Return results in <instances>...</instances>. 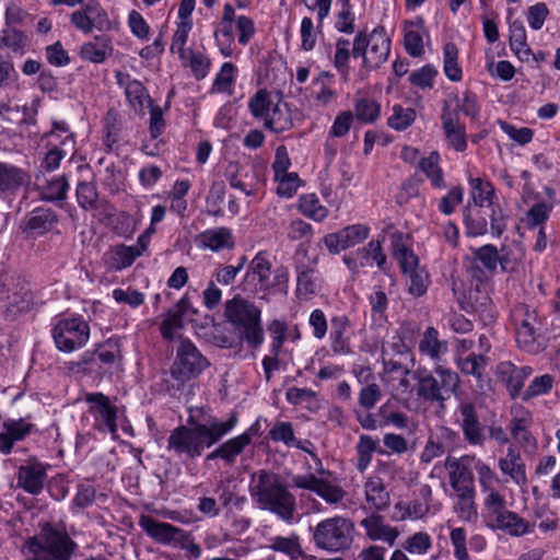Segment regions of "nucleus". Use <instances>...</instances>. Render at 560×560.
<instances>
[{
  "mask_svg": "<svg viewBox=\"0 0 560 560\" xmlns=\"http://www.w3.org/2000/svg\"><path fill=\"white\" fill-rule=\"evenodd\" d=\"M77 548L63 527L46 523L38 535L26 540L22 552L25 560H71Z\"/></svg>",
  "mask_w": 560,
  "mask_h": 560,
  "instance_id": "obj_3",
  "label": "nucleus"
},
{
  "mask_svg": "<svg viewBox=\"0 0 560 560\" xmlns=\"http://www.w3.org/2000/svg\"><path fill=\"white\" fill-rule=\"evenodd\" d=\"M275 179L279 183L277 192L281 197H292L300 186V178L296 173L279 174V176H275Z\"/></svg>",
  "mask_w": 560,
  "mask_h": 560,
  "instance_id": "obj_64",
  "label": "nucleus"
},
{
  "mask_svg": "<svg viewBox=\"0 0 560 560\" xmlns=\"http://www.w3.org/2000/svg\"><path fill=\"white\" fill-rule=\"evenodd\" d=\"M483 504L488 527L513 537H521L532 532L534 525L517 513L508 510L504 497L497 490H491L487 494Z\"/></svg>",
  "mask_w": 560,
  "mask_h": 560,
  "instance_id": "obj_6",
  "label": "nucleus"
},
{
  "mask_svg": "<svg viewBox=\"0 0 560 560\" xmlns=\"http://www.w3.org/2000/svg\"><path fill=\"white\" fill-rule=\"evenodd\" d=\"M209 366L208 359L189 339H180L176 355L171 366L172 387L180 389L185 384L197 378Z\"/></svg>",
  "mask_w": 560,
  "mask_h": 560,
  "instance_id": "obj_8",
  "label": "nucleus"
},
{
  "mask_svg": "<svg viewBox=\"0 0 560 560\" xmlns=\"http://www.w3.org/2000/svg\"><path fill=\"white\" fill-rule=\"evenodd\" d=\"M440 155L436 151L430 153L429 156L422 158L419 162L420 170L430 179L433 187L444 188L445 183L443 172L439 166Z\"/></svg>",
  "mask_w": 560,
  "mask_h": 560,
  "instance_id": "obj_46",
  "label": "nucleus"
},
{
  "mask_svg": "<svg viewBox=\"0 0 560 560\" xmlns=\"http://www.w3.org/2000/svg\"><path fill=\"white\" fill-rule=\"evenodd\" d=\"M365 499L375 512L385 511L390 504V495L380 477H371L364 485Z\"/></svg>",
  "mask_w": 560,
  "mask_h": 560,
  "instance_id": "obj_30",
  "label": "nucleus"
},
{
  "mask_svg": "<svg viewBox=\"0 0 560 560\" xmlns=\"http://www.w3.org/2000/svg\"><path fill=\"white\" fill-rule=\"evenodd\" d=\"M184 66L189 67L192 75L196 80H201L206 78L210 69V59L206 57L201 52H195L192 50H188L186 55V60L182 61Z\"/></svg>",
  "mask_w": 560,
  "mask_h": 560,
  "instance_id": "obj_56",
  "label": "nucleus"
},
{
  "mask_svg": "<svg viewBox=\"0 0 560 560\" xmlns=\"http://www.w3.org/2000/svg\"><path fill=\"white\" fill-rule=\"evenodd\" d=\"M77 199L79 206L84 210L97 209L98 192L96 185L92 182H80L77 186Z\"/></svg>",
  "mask_w": 560,
  "mask_h": 560,
  "instance_id": "obj_52",
  "label": "nucleus"
},
{
  "mask_svg": "<svg viewBox=\"0 0 560 560\" xmlns=\"http://www.w3.org/2000/svg\"><path fill=\"white\" fill-rule=\"evenodd\" d=\"M34 185L39 194V198L48 202L63 201L69 190L68 178L65 174L48 175L45 172L38 171L35 174Z\"/></svg>",
  "mask_w": 560,
  "mask_h": 560,
  "instance_id": "obj_22",
  "label": "nucleus"
},
{
  "mask_svg": "<svg viewBox=\"0 0 560 560\" xmlns=\"http://www.w3.org/2000/svg\"><path fill=\"white\" fill-rule=\"evenodd\" d=\"M394 257L398 260L400 269L404 273L411 272L412 270H417L418 268V257L413 254V252L408 248V246L401 241V238L397 240L394 243Z\"/></svg>",
  "mask_w": 560,
  "mask_h": 560,
  "instance_id": "obj_51",
  "label": "nucleus"
},
{
  "mask_svg": "<svg viewBox=\"0 0 560 560\" xmlns=\"http://www.w3.org/2000/svg\"><path fill=\"white\" fill-rule=\"evenodd\" d=\"M369 232L370 229L363 224L348 225L336 233L327 234L324 243L330 253L337 254L365 241Z\"/></svg>",
  "mask_w": 560,
  "mask_h": 560,
  "instance_id": "obj_21",
  "label": "nucleus"
},
{
  "mask_svg": "<svg viewBox=\"0 0 560 560\" xmlns=\"http://www.w3.org/2000/svg\"><path fill=\"white\" fill-rule=\"evenodd\" d=\"M249 445V440L247 434H240L235 438H232L221 445H219L214 451L207 455V460L222 459L228 465H232L235 463V459L238 455H241L244 450Z\"/></svg>",
  "mask_w": 560,
  "mask_h": 560,
  "instance_id": "obj_29",
  "label": "nucleus"
},
{
  "mask_svg": "<svg viewBox=\"0 0 560 560\" xmlns=\"http://www.w3.org/2000/svg\"><path fill=\"white\" fill-rule=\"evenodd\" d=\"M307 249L300 247L295 254L296 289L295 295L300 300H311L316 295L323 283L319 270L317 269V259L306 258Z\"/></svg>",
  "mask_w": 560,
  "mask_h": 560,
  "instance_id": "obj_14",
  "label": "nucleus"
},
{
  "mask_svg": "<svg viewBox=\"0 0 560 560\" xmlns=\"http://www.w3.org/2000/svg\"><path fill=\"white\" fill-rule=\"evenodd\" d=\"M418 381L417 395L419 398L430 401L443 404L459 386V376L456 372L436 366L433 373L418 371L415 373Z\"/></svg>",
  "mask_w": 560,
  "mask_h": 560,
  "instance_id": "obj_7",
  "label": "nucleus"
},
{
  "mask_svg": "<svg viewBox=\"0 0 560 560\" xmlns=\"http://www.w3.org/2000/svg\"><path fill=\"white\" fill-rule=\"evenodd\" d=\"M224 316L236 334L238 341L258 348L265 340L261 310L253 302L236 295L224 304Z\"/></svg>",
  "mask_w": 560,
  "mask_h": 560,
  "instance_id": "obj_4",
  "label": "nucleus"
},
{
  "mask_svg": "<svg viewBox=\"0 0 560 560\" xmlns=\"http://www.w3.org/2000/svg\"><path fill=\"white\" fill-rule=\"evenodd\" d=\"M474 259L479 261L491 275L495 273L499 265V249L492 244H486L472 249Z\"/></svg>",
  "mask_w": 560,
  "mask_h": 560,
  "instance_id": "obj_50",
  "label": "nucleus"
},
{
  "mask_svg": "<svg viewBox=\"0 0 560 560\" xmlns=\"http://www.w3.org/2000/svg\"><path fill=\"white\" fill-rule=\"evenodd\" d=\"M27 43L25 34L14 27H7L2 31L0 37V47L4 46L19 55L24 54Z\"/></svg>",
  "mask_w": 560,
  "mask_h": 560,
  "instance_id": "obj_53",
  "label": "nucleus"
},
{
  "mask_svg": "<svg viewBox=\"0 0 560 560\" xmlns=\"http://www.w3.org/2000/svg\"><path fill=\"white\" fill-rule=\"evenodd\" d=\"M498 376L505 383L511 396L515 398L521 394L524 386L517 373V366L510 361L501 362L498 365Z\"/></svg>",
  "mask_w": 560,
  "mask_h": 560,
  "instance_id": "obj_43",
  "label": "nucleus"
},
{
  "mask_svg": "<svg viewBox=\"0 0 560 560\" xmlns=\"http://www.w3.org/2000/svg\"><path fill=\"white\" fill-rule=\"evenodd\" d=\"M488 364V360L482 354H476L474 352L457 358V366L463 374L471 375L477 378L479 383V388L483 390L485 388V371Z\"/></svg>",
  "mask_w": 560,
  "mask_h": 560,
  "instance_id": "obj_33",
  "label": "nucleus"
},
{
  "mask_svg": "<svg viewBox=\"0 0 560 560\" xmlns=\"http://www.w3.org/2000/svg\"><path fill=\"white\" fill-rule=\"evenodd\" d=\"M191 27H192L191 21L182 20V22L177 25V30L175 31V33L173 35L171 49H172V51L178 52L182 61L186 60V55H187L188 50L185 49V45H186L188 34H189Z\"/></svg>",
  "mask_w": 560,
  "mask_h": 560,
  "instance_id": "obj_62",
  "label": "nucleus"
},
{
  "mask_svg": "<svg viewBox=\"0 0 560 560\" xmlns=\"http://www.w3.org/2000/svg\"><path fill=\"white\" fill-rule=\"evenodd\" d=\"M441 120L448 144L458 152L465 151L467 149L466 128L459 120L458 112L451 110L445 105Z\"/></svg>",
  "mask_w": 560,
  "mask_h": 560,
  "instance_id": "obj_25",
  "label": "nucleus"
},
{
  "mask_svg": "<svg viewBox=\"0 0 560 560\" xmlns=\"http://www.w3.org/2000/svg\"><path fill=\"white\" fill-rule=\"evenodd\" d=\"M352 54V47L349 39L338 38L336 42V52L334 57V65L336 69L341 73L348 72V63L350 55Z\"/></svg>",
  "mask_w": 560,
  "mask_h": 560,
  "instance_id": "obj_63",
  "label": "nucleus"
},
{
  "mask_svg": "<svg viewBox=\"0 0 560 560\" xmlns=\"http://www.w3.org/2000/svg\"><path fill=\"white\" fill-rule=\"evenodd\" d=\"M509 215L499 202L487 206L466 207L464 209L465 234L468 237L483 236L488 233L499 238L508 226Z\"/></svg>",
  "mask_w": 560,
  "mask_h": 560,
  "instance_id": "obj_5",
  "label": "nucleus"
},
{
  "mask_svg": "<svg viewBox=\"0 0 560 560\" xmlns=\"http://www.w3.org/2000/svg\"><path fill=\"white\" fill-rule=\"evenodd\" d=\"M110 256L112 267L116 270H122L130 267L135 260L143 253V247L127 246L119 244L113 247Z\"/></svg>",
  "mask_w": 560,
  "mask_h": 560,
  "instance_id": "obj_42",
  "label": "nucleus"
},
{
  "mask_svg": "<svg viewBox=\"0 0 560 560\" xmlns=\"http://www.w3.org/2000/svg\"><path fill=\"white\" fill-rule=\"evenodd\" d=\"M140 528L158 544L179 546L187 549L194 558H199L201 548L195 544L191 534L170 523L160 522L150 515L142 514L138 522Z\"/></svg>",
  "mask_w": 560,
  "mask_h": 560,
  "instance_id": "obj_10",
  "label": "nucleus"
},
{
  "mask_svg": "<svg viewBox=\"0 0 560 560\" xmlns=\"http://www.w3.org/2000/svg\"><path fill=\"white\" fill-rule=\"evenodd\" d=\"M51 334L58 350L72 352L88 342L90 327L80 317L61 318L56 323Z\"/></svg>",
  "mask_w": 560,
  "mask_h": 560,
  "instance_id": "obj_15",
  "label": "nucleus"
},
{
  "mask_svg": "<svg viewBox=\"0 0 560 560\" xmlns=\"http://www.w3.org/2000/svg\"><path fill=\"white\" fill-rule=\"evenodd\" d=\"M330 349L334 354L347 355L351 353L350 339L346 336L350 327L346 315L334 316L330 320Z\"/></svg>",
  "mask_w": 560,
  "mask_h": 560,
  "instance_id": "obj_27",
  "label": "nucleus"
},
{
  "mask_svg": "<svg viewBox=\"0 0 560 560\" xmlns=\"http://www.w3.org/2000/svg\"><path fill=\"white\" fill-rule=\"evenodd\" d=\"M58 221V215L52 209L37 207L26 214L20 224V229L27 236L38 237L50 232Z\"/></svg>",
  "mask_w": 560,
  "mask_h": 560,
  "instance_id": "obj_23",
  "label": "nucleus"
},
{
  "mask_svg": "<svg viewBox=\"0 0 560 560\" xmlns=\"http://www.w3.org/2000/svg\"><path fill=\"white\" fill-rule=\"evenodd\" d=\"M0 300L7 318H14L18 314L30 310L33 303V293L30 285L20 278H10L2 284Z\"/></svg>",
  "mask_w": 560,
  "mask_h": 560,
  "instance_id": "obj_16",
  "label": "nucleus"
},
{
  "mask_svg": "<svg viewBox=\"0 0 560 560\" xmlns=\"http://www.w3.org/2000/svg\"><path fill=\"white\" fill-rule=\"evenodd\" d=\"M499 468L504 475L510 476L516 485H526L525 464L514 447H509L505 457L499 459Z\"/></svg>",
  "mask_w": 560,
  "mask_h": 560,
  "instance_id": "obj_31",
  "label": "nucleus"
},
{
  "mask_svg": "<svg viewBox=\"0 0 560 560\" xmlns=\"http://www.w3.org/2000/svg\"><path fill=\"white\" fill-rule=\"evenodd\" d=\"M225 196V185L223 182H214L207 196L206 202L208 207V213L214 217H221L223 211L221 209V203L224 200Z\"/></svg>",
  "mask_w": 560,
  "mask_h": 560,
  "instance_id": "obj_59",
  "label": "nucleus"
},
{
  "mask_svg": "<svg viewBox=\"0 0 560 560\" xmlns=\"http://www.w3.org/2000/svg\"><path fill=\"white\" fill-rule=\"evenodd\" d=\"M532 418L528 412L523 417H516L511 422V433L515 441L523 447H534L536 442L535 438L529 432Z\"/></svg>",
  "mask_w": 560,
  "mask_h": 560,
  "instance_id": "obj_44",
  "label": "nucleus"
},
{
  "mask_svg": "<svg viewBox=\"0 0 560 560\" xmlns=\"http://www.w3.org/2000/svg\"><path fill=\"white\" fill-rule=\"evenodd\" d=\"M476 493L457 494V502L454 505L455 512L458 516L467 522L477 520V506L475 503Z\"/></svg>",
  "mask_w": 560,
  "mask_h": 560,
  "instance_id": "obj_58",
  "label": "nucleus"
},
{
  "mask_svg": "<svg viewBox=\"0 0 560 560\" xmlns=\"http://www.w3.org/2000/svg\"><path fill=\"white\" fill-rule=\"evenodd\" d=\"M271 267L266 253H257L247 267L244 277L245 285L254 284L257 292H267L280 285L287 287L290 279L288 267L279 266L273 271Z\"/></svg>",
  "mask_w": 560,
  "mask_h": 560,
  "instance_id": "obj_11",
  "label": "nucleus"
},
{
  "mask_svg": "<svg viewBox=\"0 0 560 560\" xmlns=\"http://www.w3.org/2000/svg\"><path fill=\"white\" fill-rule=\"evenodd\" d=\"M275 104L268 91L259 90L250 97L248 108L255 118H262L266 121Z\"/></svg>",
  "mask_w": 560,
  "mask_h": 560,
  "instance_id": "obj_49",
  "label": "nucleus"
},
{
  "mask_svg": "<svg viewBox=\"0 0 560 560\" xmlns=\"http://www.w3.org/2000/svg\"><path fill=\"white\" fill-rule=\"evenodd\" d=\"M535 316L526 313V317L522 320L516 330V341L518 346L527 352L535 353L539 351V343H537V329L534 325Z\"/></svg>",
  "mask_w": 560,
  "mask_h": 560,
  "instance_id": "obj_35",
  "label": "nucleus"
},
{
  "mask_svg": "<svg viewBox=\"0 0 560 560\" xmlns=\"http://www.w3.org/2000/svg\"><path fill=\"white\" fill-rule=\"evenodd\" d=\"M355 451L358 454L357 460V469L360 472H363L372 462L373 453H378L381 455L386 452L380 446V441L377 439H373L371 435L362 434L359 439L358 444L355 445Z\"/></svg>",
  "mask_w": 560,
  "mask_h": 560,
  "instance_id": "obj_36",
  "label": "nucleus"
},
{
  "mask_svg": "<svg viewBox=\"0 0 560 560\" xmlns=\"http://www.w3.org/2000/svg\"><path fill=\"white\" fill-rule=\"evenodd\" d=\"M84 399L91 405L89 411L94 416V427L98 431L108 432L115 438L118 431V408L103 393H88Z\"/></svg>",
  "mask_w": 560,
  "mask_h": 560,
  "instance_id": "obj_17",
  "label": "nucleus"
},
{
  "mask_svg": "<svg viewBox=\"0 0 560 560\" xmlns=\"http://www.w3.org/2000/svg\"><path fill=\"white\" fill-rule=\"evenodd\" d=\"M113 54L112 39L107 35H96L80 49L82 59L94 63L104 62Z\"/></svg>",
  "mask_w": 560,
  "mask_h": 560,
  "instance_id": "obj_28",
  "label": "nucleus"
},
{
  "mask_svg": "<svg viewBox=\"0 0 560 560\" xmlns=\"http://www.w3.org/2000/svg\"><path fill=\"white\" fill-rule=\"evenodd\" d=\"M225 177L232 188L240 189L246 196L255 195L259 186L258 168L254 165L231 162L226 167Z\"/></svg>",
  "mask_w": 560,
  "mask_h": 560,
  "instance_id": "obj_20",
  "label": "nucleus"
},
{
  "mask_svg": "<svg viewBox=\"0 0 560 560\" xmlns=\"http://www.w3.org/2000/svg\"><path fill=\"white\" fill-rule=\"evenodd\" d=\"M354 113L358 120L371 124L380 117L381 107L374 100L360 98L355 102Z\"/></svg>",
  "mask_w": 560,
  "mask_h": 560,
  "instance_id": "obj_54",
  "label": "nucleus"
},
{
  "mask_svg": "<svg viewBox=\"0 0 560 560\" xmlns=\"http://www.w3.org/2000/svg\"><path fill=\"white\" fill-rule=\"evenodd\" d=\"M299 209L303 215L318 222L328 215V209L320 203L315 194L302 195L299 199Z\"/></svg>",
  "mask_w": 560,
  "mask_h": 560,
  "instance_id": "obj_45",
  "label": "nucleus"
},
{
  "mask_svg": "<svg viewBox=\"0 0 560 560\" xmlns=\"http://www.w3.org/2000/svg\"><path fill=\"white\" fill-rule=\"evenodd\" d=\"M94 357H97V359L104 365H113L116 363L117 360H120L121 358L117 342L107 340L103 346H100V348L95 350L93 353H84L81 360L77 363V365L79 368L88 365L92 363Z\"/></svg>",
  "mask_w": 560,
  "mask_h": 560,
  "instance_id": "obj_39",
  "label": "nucleus"
},
{
  "mask_svg": "<svg viewBox=\"0 0 560 560\" xmlns=\"http://www.w3.org/2000/svg\"><path fill=\"white\" fill-rule=\"evenodd\" d=\"M457 422L463 431L465 440L470 445H482L485 436V427L481 423L477 407L470 401H462L457 407Z\"/></svg>",
  "mask_w": 560,
  "mask_h": 560,
  "instance_id": "obj_19",
  "label": "nucleus"
},
{
  "mask_svg": "<svg viewBox=\"0 0 560 560\" xmlns=\"http://www.w3.org/2000/svg\"><path fill=\"white\" fill-rule=\"evenodd\" d=\"M445 467L448 469L450 483L456 494L476 493L474 475L463 459L447 457Z\"/></svg>",
  "mask_w": 560,
  "mask_h": 560,
  "instance_id": "obj_24",
  "label": "nucleus"
},
{
  "mask_svg": "<svg viewBox=\"0 0 560 560\" xmlns=\"http://www.w3.org/2000/svg\"><path fill=\"white\" fill-rule=\"evenodd\" d=\"M186 425L175 428L167 438V450L189 459L202 455L205 448L217 444L230 433L237 424L236 413H232L226 421L202 409H189Z\"/></svg>",
  "mask_w": 560,
  "mask_h": 560,
  "instance_id": "obj_1",
  "label": "nucleus"
},
{
  "mask_svg": "<svg viewBox=\"0 0 560 560\" xmlns=\"http://www.w3.org/2000/svg\"><path fill=\"white\" fill-rule=\"evenodd\" d=\"M390 51V39L384 28H375L369 36L359 32L352 43V56L362 58L363 67L376 69L384 63Z\"/></svg>",
  "mask_w": 560,
  "mask_h": 560,
  "instance_id": "obj_12",
  "label": "nucleus"
},
{
  "mask_svg": "<svg viewBox=\"0 0 560 560\" xmlns=\"http://www.w3.org/2000/svg\"><path fill=\"white\" fill-rule=\"evenodd\" d=\"M443 56H444V72L445 75L454 82L462 80V68L459 67L458 59V49L454 43H446L443 47Z\"/></svg>",
  "mask_w": 560,
  "mask_h": 560,
  "instance_id": "obj_48",
  "label": "nucleus"
},
{
  "mask_svg": "<svg viewBox=\"0 0 560 560\" xmlns=\"http://www.w3.org/2000/svg\"><path fill=\"white\" fill-rule=\"evenodd\" d=\"M471 187L470 199L466 207L487 206L488 202H497L495 190L490 182L483 180L480 177L469 178Z\"/></svg>",
  "mask_w": 560,
  "mask_h": 560,
  "instance_id": "obj_40",
  "label": "nucleus"
},
{
  "mask_svg": "<svg viewBox=\"0 0 560 560\" xmlns=\"http://www.w3.org/2000/svg\"><path fill=\"white\" fill-rule=\"evenodd\" d=\"M510 47L522 61H527L532 49L527 44L526 30L522 21L515 20L510 24Z\"/></svg>",
  "mask_w": 560,
  "mask_h": 560,
  "instance_id": "obj_37",
  "label": "nucleus"
},
{
  "mask_svg": "<svg viewBox=\"0 0 560 560\" xmlns=\"http://www.w3.org/2000/svg\"><path fill=\"white\" fill-rule=\"evenodd\" d=\"M265 127L276 133L288 131L293 127L291 110L287 103L280 98L276 102L266 117Z\"/></svg>",
  "mask_w": 560,
  "mask_h": 560,
  "instance_id": "obj_32",
  "label": "nucleus"
},
{
  "mask_svg": "<svg viewBox=\"0 0 560 560\" xmlns=\"http://www.w3.org/2000/svg\"><path fill=\"white\" fill-rule=\"evenodd\" d=\"M416 115L417 114L413 108L395 105L387 124L390 128L401 131L407 129L415 121Z\"/></svg>",
  "mask_w": 560,
  "mask_h": 560,
  "instance_id": "obj_55",
  "label": "nucleus"
},
{
  "mask_svg": "<svg viewBox=\"0 0 560 560\" xmlns=\"http://www.w3.org/2000/svg\"><path fill=\"white\" fill-rule=\"evenodd\" d=\"M438 336L439 332L434 327H428L419 343L420 351L428 354L431 359H438L441 353L442 343Z\"/></svg>",
  "mask_w": 560,
  "mask_h": 560,
  "instance_id": "obj_61",
  "label": "nucleus"
},
{
  "mask_svg": "<svg viewBox=\"0 0 560 560\" xmlns=\"http://www.w3.org/2000/svg\"><path fill=\"white\" fill-rule=\"evenodd\" d=\"M524 248L516 242H513L510 245H502L499 250V265L501 270L508 273L516 271L524 258Z\"/></svg>",
  "mask_w": 560,
  "mask_h": 560,
  "instance_id": "obj_41",
  "label": "nucleus"
},
{
  "mask_svg": "<svg viewBox=\"0 0 560 560\" xmlns=\"http://www.w3.org/2000/svg\"><path fill=\"white\" fill-rule=\"evenodd\" d=\"M354 525L341 516L323 520L313 528L314 544L327 551L338 552L348 549L353 541Z\"/></svg>",
  "mask_w": 560,
  "mask_h": 560,
  "instance_id": "obj_9",
  "label": "nucleus"
},
{
  "mask_svg": "<svg viewBox=\"0 0 560 560\" xmlns=\"http://www.w3.org/2000/svg\"><path fill=\"white\" fill-rule=\"evenodd\" d=\"M249 493L259 509L269 511L285 523L294 518L296 501L281 476L266 469L250 476Z\"/></svg>",
  "mask_w": 560,
  "mask_h": 560,
  "instance_id": "obj_2",
  "label": "nucleus"
},
{
  "mask_svg": "<svg viewBox=\"0 0 560 560\" xmlns=\"http://www.w3.org/2000/svg\"><path fill=\"white\" fill-rule=\"evenodd\" d=\"M270 548L275 551L285 553L292 559L302 556V548L299 542V536L296 535L290 537H275L271 539Z\"/></svg>",
  "mask_w": 560,
  "mask_h": 560,
  "instance_id": "obj_57",
  "label": "nucleus"
},
{
  "mask_svg": "<svg viewBox=\"0 0 560 560\" xmlns=\"http://www.w3.org/2000/svg\"><path fill=\"white\" fill-rule=\"evenodd\" d=\"M69 152L74 153V150H70L60 144H54L43 159L39 171L45 172L46 174L54 172L60 166L61 160L65 159Z\"/></svg>",
  "mask_w": 560,
  "mask_h": 560,
  "instance_id": "obj_60",
  "label": "nucleus"
},
{
  "mask_svg": "<svg viewBox=\"0 0 560 560\" xmlns=\"http://www.w3.org/2000/svg\"><path fill=\"white\" fill-rule=\"evenodd\" d=\"M199 240L203 247L210 248L213 252L230 248L234 244L231 230L223 226L202 232L199 235Z\"/></svg>",
  "mask_w": 560,
  "mask_h": 560,
  "instance_id": "obj_38",
  "label": "nucleus"
},
{
  "mask_svg": "<svg viewBox=\"0 0 560 560\" xmlns=\"http://www.w3.org/2000/svg\"><path fill=\"white\" fill-rule=\"evenodd\" d=\"M26 180V173L10 163L0 161V191L15 192Z\"/></svg>",
  "mask_w": 560,
  "mask_h": 560,
  "instance_id": "obj_34",
  "label": "nucleus"
},
{
  "mask_svg": "<svg viewBox=\"0 0 560 560\" xmlns=\"http://www.w3.org/2000/svg\"><path fill=\"white\" fill-rule=\"evenodd\" d=\"M360 525L365 529V534L371 540H382L389 546L394 545L399 535L397 528L385 524L383 516L377 513H372L363 518Z\"/></svg>",
  "mask_w": 560,
  "mask_h": 560,
  "instance_id": "obj_26",
  "label": "nucleus"
},
{
  "mask_svg": "<svg viewBox=\"0 0 560 560\" xmlns=\"http://www.w3.org/2000/svg\"><path fill=\"white\" fill-rule=\"evenodd\" d=\"M48 465L39 462L35 456L28 457L19 466L16 472V487L32 495H39L47 480Z\"/></svg>",
  "mask_w": 560,
  "mask_h": 560,
  "instance_id": "obj_18",
  "label": "nucleus"
},
{
  "mask_svg": "<svg viewBox=\"0 0 560 560\" xmlns=\"http://www.w3.org/2000/svg\"><path fill=\"white\" fill-rule=\"evenodd\" d=\"M50 3L54 7L61 4L75 7L82 4L79 10L70 14V22L84 34H91L94 28L101 32L110 28L108 15L97 0H51Z\"/></svg>",
  "mask_w": 560,
  "mask_h": 560,
  "instance_id": "obj_13",
  "label": "nucleus"
},
{
  "mask_svg": "<svg viewBox=\"0 0 560 560\" xmlns=\"http://www.w3.org/2000/svg\"><path fill=\"white\" fill-rule=\"evenodd\" d=\"M269 438L273 442H282L287 446H294L300 450H305L301 441L295 439L294 429L289 421H278L269 431Z\"/></svg>",
  "mask_w": 560,
  "mask_h": 560,
  "instance_id": "obj_47",
  "label": "nucleus"
}]
</instances>
